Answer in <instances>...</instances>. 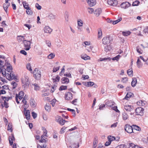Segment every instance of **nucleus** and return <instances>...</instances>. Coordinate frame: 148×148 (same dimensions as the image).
Masks as SVG:
<instances>
[{"label":"nucleus","instance_id":"38","mask_svg":"<svg viewBox=\"0 0 148 148\" xmlns=\"http://www.w3.org/2000/svg\"><path fill=\"white\" fill-rule=\"evenodd\" d=\"M133 129L136 130L137 131H140L141 130L140 127L136 125H132Z\"/></svg>","mask_w":148,"mask_h":148},{"label":"nucleus","instance_id":"40","mask_svg":"<svg viewBox=\"0 0 148 148\" xmlns=\"http://www.w3.org/2000/svg\"><path fill=\"white\" fill-rule=\"evenodd\" d=\"M122 117L123 119L125 120L128 119V116L126 113L124 112L122 114Z\"/></svg>","mask_w":148,"mask_h":148},{"label":"nucleus","instance_id":"10","mask_svg":"<svg viewBox=\"0 0 148 148\" xmlns=\"http://www.w3.org/2000/svg\"><path fill=\"white\" fill-rule=\"evenodd\" d=\"M65 98L66 100H69L73 98V94L70 92H67L65 94Z\"/></svg>","mask_w":148,"mask_h":148},{"label":"nucleus","instance_id":"61","mask_svg":"<svg viewBox=\"0 0 148 148\" xmlns=\"http://www.w3.org/2000/svg\"><path fill=\"white\" fill-rule=\"evenodd\" d=\"M88 12L90 14L93 13L94 11L93 9L90 8H88Z\"/></svg>","mask_w":148,"mask_h":148},{"label":"nucleus","instance_id":"3","mask_svg":"<svg viewBox=\"0 0 148 148\" xmlns=\"http://www.w3.org/2000/svg\"><path fill=\"white\" fill-rule=\"evenodd\" d=\"M31 42L30 41L27 40H24L23 42L24 49L25 50H29L31 48Z\"/></svg>","mask_w":148,"mask_h":148},{"label":"nucleus","instance_id":"51","mask_svg":"<svg viewBox=\"0 0 148 148\" xmlns=\"http://www.w3.org/2000/svg\"><path fill=\"white\" fill-rule=\"evenodd\" d=\"M60 79V77L59 76L57 75L55 78L53 79V81L54 82H58L59 81Z\"/></svg>","mask_w":148,"mask_h":148},{"label":"nucleus","instance_id":"17","mask_svg":"<svg viewBox=\"0 0 148 148\" xmlns=\"http://www.w3.org/2000/svg\"><path fill=\"white\" fill-rule=\"evenodd\" d=\"M56 121L60 124L62 125L64 124L65 122V120L63 119L61 117H59L58 119Z\"/></svg>","mask_w":148,"mask_h":148},{"label":"nucleus","instance_id":"21","mask_svg":"<svg viewBox=\"0 0 148 148\" xmlns=\"http://www.w3.org/2000/svg\"><path fill=\"white\" fill-rule=\"evenodd\" d=\"M101 9L100 8H98L94 12V14L97 16H99L101 12Z\"/></svg>","mask_w":148,"mask_h":148},{"label":"nucleus","instance_id":"47","mask_svg":"<svg viewBox=\"0 0 148 148\" xmlns=\"http://www.w3.org/2000/svg\"><path fill=\"white\" fill-rule=\"evenodd\" d=\"M7 130L8 131L10 130L11 132H12V125L11 124L9 123L8 124Z\"/></svg>","mask_w":148,"mask_h":148},{"label":"nucleus","instance_id":"60","mask_svg":"<svg viewBox=\"0 0 148 148\" xmlns=\"http://www.w3.org/2000/svg\"><path fill=\"white\" fill-rule=\"evenodd\" d=\"M56 101V100L55 99H53L51 101V104L52 105L53 107L54 106L55 103Z\"/></svg>","mask_w":148,"mask_h":148},{"label":"nucleus","instance_id":"28","mask_svg":"<svg viewBox=\"0 0 148 148\" xmlns=\"http://www.w3.org/2000/svg\"><path fill=\"white\" fill-rule=\"evenodd\" d=\"M79 147V145L78 143H73L71 146L69 147V148H78Z\"/></svg>","mask_w":148,"mask_h":148},{"label":"nucleus","instance_id":"14","mask_svg":"<svg viewBox=\"0 0 148 148\" xmlns=\"http://www.w3.org/2000/svg\"><path fill=\"white\" fill-rule=\"evenodd\" d=\"M15 140L14 134H12L11 136H9V142L10 145L13 144V142Z\"/></svg>","mask_w":148,"mask_h":148},{"label":"nucleus","instance_id":"2","mask_svg":"<svg viewBox=\"0 0 148 148\" xmlns=\"http://www.w3.org/2000/svg\"><path fill=\"white\" fill-rule=\"evenodd\" d=\"M33 73L34 77L37 79H39L41 77V72L37 69H35Z\"/></svg>","mask_w":148,"mask_h":148},{"label":"nucleus","instance_id":"11","mask_svg":"<svg viewBox=\"0 0 148 148\" xmlns=\"http://www.w3.org/2000/svg\"><path fill=\"white\" fill-rule=\"evenodd\" d=\"M45 33L50 34L53 30L48 26H46L44 27L43 29Z\"/></svg>","mask_w":148,"mask_h":148},{"label":"nucleus","instance_id":"49","mask_svg":"<svg viewBox=\"0 0 148 148\" xmlns=\"http://www.w3.org/2000/svg\"><path fill=\"white\" fill-rule=\"evenodd\" d=\"M26 13L28 15H32L33 12L32 10L30 9V8L27 9H26Z\"/></svg>","mask_w":148,"mask_h":148},{"label":"nucleus","instance_id":"12","mask_svg":"<svg viewBox=\"0 0 148 148\" xmlns=\"http://www.w3.org/2000/svg\"><path fill=\"white\" fill-rule=\"evenodd\" d=\"M25 115L27 120H29L30 118V111L29 110H27L25 108L24 109Z\"/></svg>","mask_w":148,"mask_h":148},{"label":"nucleus","instance_id":"32","mask_svg":"<svg viewBox=\"0 0 148 148\" xmlns=\"http://www.w3.org/2000/svg\"><path fill=\"white\" fill-rule=\"evenodd\" d=\"M24 94V92L22 91H21L19 92L18 94V98L20 100H21L23 98Z\"/></svg>","mask_w":148,"mask_h":148},{"label":"nucleus","instance_id":"42","mask_svg":"<svg viewBox=\"0 0 148 148\" xmlns=\"http://www.w3.org/2000/svg\"><path fill=\"white\" fill-rule=\"evenodd\" d=\"M111 49V47L110 45H107L105 47L104 50L107 52Z\"/></svg>","mask_w":148,"mask_h":148},{"label":"nucleus","instance_id":"33","mask_svg":"<svg viewBox=\"0 0 148 148\" xmlns=\"http://www.w3.org/2000/svg\"><path fill=\"white\" fill-rule=\"evenodd\" d=\"M32 85L34 86V90H39L40 89V87L39 86L36 84H32Z\"/></svg>","mask_w":148,"mask_h":148},{"label":"nucleus","instance_id":"23","mask_svg":"<svg viewBox=\"0 0 148 148\" xmlns=\"http://www.w3.org/2000/svg\"><path fill=\"white\" fill-rule=\"evenodd\" d=\"M81 57L82 59L85 60H90V57L86 54H83L81 55Z\"/></svg>","mask_w":148,"mask_h":148},{"label":"nucleus","instance_id":"57","mask_svg":"<svg viewBox=\"0 0 148 148\" xmlns=\"http://www.w3.org/2000/svg\"><path fill=\"white\" fill-rule=\"evenodd\" d=\"M60 68V66H58L57 67H54L53 69V72H56Z\"/></svg>","mask_w":148,"mask_h":148},{"label":"nucleus","instance_id":"35","mask_svg":"<svg viewBox=\"0 0 148 148\" xmlns=\"http://www.w3.org/2000/svg\"><path fill=\"white\" fill-rule=\"evenodd\" d=\"M136 50L137 52L140 54L142 53L143 51L140 46H138L136 48Z\"/></svg>","mask_w":148,"mask_h":148},{"label":"nucleus","instance_id":"62","mask_svg":"<svg viewBox=\"0 0 148 148\" xmlns=\"http://www.w3.org/2000/svg\"><path fill=\"white\" fill-rule=\"evenodd\" d=\"M120 57L121 56L120 55H118L116 56L113 58L112 60H116V61H118Z\"/></svg>","mask_w":148,"mask_h":148},{"label":"nucleus","instance_id":"4","mask_svg":"<svg viewBox=\"0 0 148 148\" xmlns=\"http://www.w3.org/2000/svg\"><path fill=\"white\" fill-rule=\"evenodd\" d=\"M111 37L107 36L104 37L102 40V43L104 45L109 44L111 41Z\"/></svg>","mask_w":148,"mask_h":148},{"label":"nucleus","instance_id":"25","mask_svg":"<svg viewBox=\"0 0 148 148\" xmlns=\"http://www.w3.org/2000/svg\"><path fill=\"white\" fill-rule=\"evenodd\" d=\"M136 64L138 68H141L143 66V63L139 58H138L136 62Z\"/></svg>","mask_w":148,"mask_h":148},{"label":"nucleus","instance_id":"53","mask_svg":"<svg viewBox=\"0 0 148 148\" xmlns=\"http://www.w3.org/2000/svg\"><path fill=\"white\" fill-rule=\"evenodd\" d=\"M67 88V86H62L60 87L59 90H66Z\"/></svg>","mask_w":148,"mask_h":148},{"label":"nucleus","instance_id":"18","mask_svg":"<svg viewBox=\"0 0 148 148\" xmlns=\"http://www.w3.org/2000/svg\"><path fill=\"white\" fill-rule=\"evenodd\" d=\"M133 107L129 105H125L124 107V109L126 111L128 112H131L133 110Z\"/></svg>","mask_w":148,"mask_h":148},{"label":"nucleus","instance_id":"19","mask_svg":"<svg viewBox=\"0 0 148 148\" xmlns=\"http://www.w3.org/2000/svg\"><path fill=\"white\" fill-rule=\"evenodd\" d=\"M17 39L19 42L23 41V42H24V40H25V36H18L17 37Z\"/></svg>","mask_w":148,"mask_h":148},{"label":"nucleus","instance_id":"48","mask_svg":"<svg viewBox=\"0 0 148 148\" xmlns=\"http://www.w3.org/2000/svg\"><path fill=\"white\" fill-rule=\"evenodd\" d=\"M4 63L3 62L0 60V67L1 69H4L5 66V65H4Z\"/></svg>","mask_w":148,"mask_h":148},{"label":"nucleus","instance_id":"34","mask_svg":"<svg viewBox=\"0 0 148 148\" xmlns=\"http://www.w3.org/2000/svg\"><path fill=\"white\" fill-rule=\"evenodd\" d=\"M133 71L132 69H129L127 71V73L128 75L130 77L133 76Z\"/></svg>","mask_w":148,"mask_h":148},{"label":"nucleus","instance_id":"7","mask_svg":"<svg viewBox=\"0 0 148 148\" xmlns=\"http://www.w3.org/2000/svg\"><path fill=\"white\" fill-rule=\"evenodd\" d=\"M124 129L126 131L129 133L133 132L132 126L128 124L126 125L124 127Z\"/></svg>","mask_w":148,"mask_h":148},{"label":"nucleus","instance_id":"63","mask_svg":"<svg viewBox=\"0 0 148 148\" xmlns=\"http://www.w3.org/2000/svg\"><path fill=\"white\" fill-rule=\"evenodd\" d=\"M56 87L57 86L56 85H54L52 87V88L51 90V92L53 93L54 91L56 89Z\"/></svg>","mask_w":148,"mask_h":148},{"label":"nucleus","instance_id":"15","mask_svg":"<svg viewBox=\"0 0 148 148\" xmlns=\"http://www.w3.org/2000/svg\"><path fill=\"white\" fill-rule=\"evenodd\" d=\"M86 1L90 6H92L96 3L95 0H86Z\"/></svg>","mask_w":148,"mask_h":148},{"label":"nucleus","instance_id":"16","mask_svg":"<svg viewBox=\"0 0 148 148\" xmlns=\"http://www.w3.org/2000/svg\"><path fill=\"white\" fill-rule=\"evenodd\" d=\"M47 17L51 21H52L56 19V15L51 13H50L49 14Z\"/></svg>","mask_w":148,"mask_h":148},{"label":"nucleus","instance_id":"30","mask_svg":"<svg viewBox=\"0 0 148 148\" xmlns=\"http://www.w3.org/2000/svg\"><path fill=\"white\" fill-rule=\"evenodd\" d=\"M10 5V3L8 4L4 3L3 5V7L4 9L6 12H7L8 8Z\"/></svg>","mask_w":148,"mask_h":148},{"label":"nucleus","instance_id":"6","mask_svg":"<svg viewBox=\"0 0 148 148\" xmlns=\"http://www.w3.org/2000/svg\"><path fill=\"white\" fill-rule=\"evenodd\" d=\"M144 109L138 107L136 108L135 110V112L137 115L143 116L144 114Z\"/></svg>","mask_w":148,"mask_h":148},{"label":"nucleus","instance_id":"36","mask_svg":"<svg viewBox=\"0 0 148 148\" xmlns=\"http://www.w3.org/2000/svg\"><path fill=\"white\" fill-rule=\"evenodd\" d=\"M78 26L82 27L83 25V21L81 19H78L77 21Z\"/></svg>","mask_w":148,"mask_h":148},{"label":"nucleus","instance_id":"24","mask_svg":"<svg viewBox=\"0 0 148 148\" xmlns=\"http://www.w3.org/2000/svg\"><path fill=\"white\" fill-rule=\"evenodd\" d=\"M132 80L131 82V85L133 87H134L136 86L137 83V79L136 78L134 77L132 78Z\"/></svg>","mask_w":148,"mask_h":148},{"label":"nucleus","instance_id":"59","mask_svg":"<svg viewBox=\"0 0 148 148\" xmlns=\"http://www.w3.org/2000/svg\"><path fill=\"white\" fill-rule=\"evenodd\" d=\"M44 136V135H42L41 136V139L39 140L40 143H43L46 142L45 139L43 138Z\"/></svg>","mask_w":148,"mask_h":148},{"label":"nucleus","instance_id":"54","mask_svg":"<svg viewBox=\"0 0 148 148\" xmlns=\"http://www.w3.org/2000/svg\"><path fill=\"white\" fill-rule=\"evenodd\" d=\"M11 84L12 86L13 89H15L17 86V84L15 82H12L11 83Z\"/></svg>","mask_w":148,"mask_h":148},{"label":"nucleus","instance_id":"29","mask_svg":"<svg viewBox=\"0 0 148 148\" xmlns=\"http://www.w3.org/2000/svg\"><path fill=\"white\" fill-rule=\"evenodd\" d=\"M102 34L101 29L99 28L98 29V38L100 39L102 36Z\"/></svg>","mask_w":148,"mask_h":148},{"label":"nucleus","instance_id":"50","mask_svg":"<svg viewBox=\"0 0 148 148\" xmlns=\"http://www.w3.org/2000/svg\"><path fill=\"white\" fill-rule=\"evenodd\" d=\"M140 3L139 1L137 0L135 1L132 3V5L133 6H136L138 5Z\"/></svg>","mask_w":148,"mask_h":148},{"label":"nucleus","instance_id":"20","mask_svg":"<svg viewBox=\"0 0 148 148\" xmlns=\"http://www.w3.org/2000/svg\"><path fill=\"white\" fill-rule=\"evenodd\" d=\"M105 105L106 106L111 107L114 104V102H111L108 100L106 101Z\"/></svg>","mask_w":148,"mask_h":148},{"label":"nucleus","instance_id":"5","mask_svg":"<svg viewBox=\"0 0 148 148\" xmlns=\"http://www.w3.org/2000/svg\"><path fill=\"white\" fill-rule=\"evenodd\" d=\"M5 65L7 67L6 69L4 68V69H6V72L7 73H10L12 72V66L10 63L7 62L6 61H5Z\"/></svg>","mask_w":148,"mask_h":148},{"label":"nucleus","instance_id":"26","mask_svg":"<svg viewBox=\"0 0 148 148\" xmlns=\"http://www.w3.org/2000/svg\"><path fill=\"white\" fill-rule=\"evenodd\" d=\"M62 84H67L69 82V80L68 78L64 77L62 79Z\"/></svg>","mask_w":148,"mask_h":148},{"label":"nucleus","instance_id":"56","mask_svg":"<svg viewBox=\"0 0 148 148\" xmlns=\"http://www.w3.org/2000/svg\"><path fill=\"white\" fill-rule=\"evenodd\" d=\"M67 110L69 111H71L72 112V114H73L74 116H75V111L73 109H72L69 108H68Z\"/></svg>","mask_w":148,"mask_h":148},{"label":"nucleus","instance_id":"31","mask_svg":"<svg viewBox=\"0 0 148 148\" xmlns=\"http://www.w3.org/2000/svg\"><path fill=\"white\" fill-rule=\"evenodd\" d=\"M128 145L130 147H131L132 148H140L138 145H135L132 143H128Z\"/></svg>","mask_w":148,"mask_h":148},{"label":"nucleus","instance_id":"45","mask_svg":"<svg viewBox=\"0 0 148 148\" xmlns=\"http://www.w3.org/2000/svg\"><path fill=\"white\" fill-rule=\"evenodd\" d=\"M108 140L110 141V142L111 143V141H113L114 140H115L116 139L113 136H108Z\"/></svg>","mask_w":148,"mask_h":148},{"label":"nucleus","instance_id":"41","mask_svg":"<svg viewBox=\"0 0 148 148\" xmlns=\"http://www.w3.org/2000/svg\"><path fill=\"white\" fill-rule=\"evenodd\" d=\"M23 4L24 7L26 9H27L29 8V7L28 3L26 2L25 1H24L23 2Z\"/></svg>","mask_w":148,"mask_h":148},{"label":"nucleus","instance_id":"22","mask_svg":"<svg viewBox=\"0 0 148 148\" xmlns=\"http://www.w3.org/2000/svg\"><path fill=\"white\" fill-rule=\"evenodd\" d=\"M69 13L67 12L66 11L65 12L64 14V18L65 21L66 22H68L69 20Z\"/></svg>","mask_w":148,"mask_h":148},{"label":"nucleus","instance_id":"58","mask_svg":"<svg viewBox=\"0 0 148 148\" xmlns=\"http://www.w3.org/2000/svg\"><path fill=\"white\" fill-rule=\"evenodd\" d=\"M26 67L27 69L29 70V71H32V69H31V66L30 63H29L27 64L26 66Z\"/></svg>","mask_w":148,"mask_h":148},{"label":"nucleus","instance_id":"44","mask_svg":"<svg viewBox=\"0 0 148 148\" xmlns=\"http://www.w3.org/2000/svg\"><path fill=\"white\" fill-rule=\"evenodd\" d=\"M123 35L125 36H127L130 35L131 32L129 31L123 32H122Z\"/></svg>","mask_w":148,"mask_h":148},{"label":"nucleus","instance_id":"43","mask_svg":"<svg viewBox=\"0 0 148 148\" xmlns=\"http://www.w3.org/2000/svg\"><path fill=\"white\" fill-rule=\"evenodd\" d=\"M55 56V54L53 53H51L47 56V58L49 59H52L54 58Z\"/></svg>","mask_w":148,"mask_h":148},{"label":"nucleus","instance_id":"52","mask_svg":"<svg viewBox=\"0 0 148 148\" xmlns=\"http://www.w3.org/2000/svg\"><path fill=\"white\" fill-rule=\"evenodd\" d=\"M1 106H2V108L3 107H5L6 108H7L8 107V103L6 101H5V100H4L3 105L1 104Z\"/></svg>","mask_w":148,"mask_h":148},{"label":"nucleus","instance_id":"1","mask_svg":"<svg viewBox=\"0 0 148 148\" xmlns=\"http://www.w3.org/2000/svg\"><path fill=\"white\" fill-rule=\"evenodd\" d=\"M29 78L26 75H25L21 79L22 86L25 88L26 86H28L29 84Z\"/></svg>","mask_w":148,"mask_h":148},{"label":"nucleus","instance_id":"9","mask_svg":"<svg viewBox=\"0 0 148 148\" xmlns=\"http://www.w3.org/2000/svg\"><path fill=\"white\" fill-rule=\"evenodd\" d=\"M107 2L108 4L113 6H116L118 4V1L116 0H108Z\"/></svg>","mask_w":148,"mask_h":148},{"label":"nucleus","instance_id":"46","mask_svg":"<svg viewBox=\"0 0 148 148\" xmlns=\"http://www.w3.org/2000/svg\"><path fill=\"white\" fill-rule=\"evenodd\" d=\"M30 104L31 106L33 108L35 107L36 106V105L35 103V101L33 100H32L30 101Z\"/></svg>","mask_w":148,"mask_h":148},{"label":"nucleus","instance_id":"8","mask_svg":"<svg viewBox=\"0 0 148 148\" xmlns=\"http://www.w3.org/2000/svg\"><path fill=\"white\" fill-rule=\"evenodd\" d=\"M131 4L129 2L126 1L122 3L121 5V7L122 8L126 9L130 7Z\"/></svg>","mask_w":148,"mask_h":148},{"label":"nucleus","instance_id":"27","mask_svg":"<svg viewBox=\"0 0 148 148\" xmlns=\"http://www.w3.org/2000/svg\"><path fill=\"white\" fill-rule=\"evenodd\" d=\"M146 103V101H144L140 100L137 102V104L139 106H144Z\"/></svg>","mask_w":148,"mask_h":148},{"label":"nucleus","instance_id":"13","mask_svg":"<svg viewBox=\"0 0 148 148\" xmlns=\"http://www.w3.org/2000/svg\"><path fill=\"white\" fill-rule=\"evenodd\" d=\"M134 96V94L132 92H128L126 94L125 97L123 98V99H126L128 100L130 98Z\"/></svg>","mask_w":148,"mask_h":148},{"label":"nucleus","instance_id":"37","mask_svg":"<svg viewBox=\"0 0 148 148\" xmlns=\"http://www.w3.org/2000/svg\"><path fill=\"white\" fill-rule=\"evenodd\" d=\"M94 84V83L93 82H88L85 83V85L86 86L89 87L92 86Z\"/></svg>","mask_w":148,"mask_h":148},{"label":"nucleus","instance_id":"64","mask_svg":"<svg viewBox=\"0 0 148 148\" xmlns=\"http://www.w3.org/2000/svg\"><path fill=\"white\" fill-rule=\"evenodd\" d=\"M32 116L34 119H35L37 116V114L34 112H32Z\"/></svg>","mask_w":148,"mask_h":148},{"label":"nucleus","instance_id":"39","mask_svg":"<svg viewBox=\"0 0 148 148\" xmlns=\"http://www.w3.org/2000/svg\"><path fill=\"white\" fill-rule=\"evenodd\" d=\"M45 110L49 112L50 111L51 106L49 104H46L45 107Z\"/></svg>","mask_w":148,"mask_h":148},{"label":"nucleus","instance_id":"55","mask_svg":"<svg viewBox=\"0 0 148 148\" xmlns=\"http://www.w3.org/2000/svg\"><path fill=\"white\" fill-rule=\"evenodd\" d=\"M122 20V18L120 17L118 19L115 21H113L112 24L113 25L116 24L117 23L120 21Z\"/></svg>","mask_w":148,"mask_h":148}]
</instances>
